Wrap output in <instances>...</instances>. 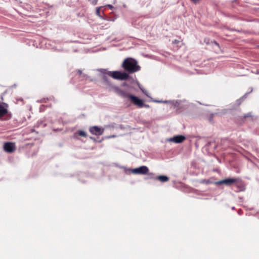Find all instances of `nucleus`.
I'll return each mask as SVG.
<instances>
[{
    "instance_id": "19",
    "label": "nucleus",
    "mask_w": 259,
    "mask_h": 259,
    "mask_svg": "<svg viewBox=\"0 0 259 259\" xmlns=\"http://www.w3.org/2000/svg\"><path fill=\"white\" fill-rule=\"evenodd\" d=\"M215 44L218 46L219 45V44L217 42H215Z\"/></svg>"
},
{
    "instance_id": "17",
    "label": "nucleus",
    "mask_w": 259,
    "mask_h": 259,
    "mask_svg": "<svg viewBox=\"0 0 259 259\" xmlns=\"http://www.w3.org/2000/svg\"><path fill=\"white\" fill-rule=\"evenodd\" d=\"M192 1L193 3L196 4L199 2L200 0H190Z\"/></svg>"
},
{
    "instance_id": "2",
    "label": "nucleus",
    "mask_w": 259,
    "mask_h": 259,
    "mask_svg": "<svg viewBox=\"0 0 259 259\" xmlns=\"http://www.w3.org/2000/svg\"><path fill=\"white\" fill-rule=\"evenodd\" d=\"M101 72L104 74L108 75L114 79L118 80H127L129 77L128 74L125 72H121L118 71H110L106 69H102Z\"/></svg>"
},
{
    "instance_id": "16",
    "label": "nucleus",
    "mask_w": 259,
    "mask_h": 259,
    "mask_svg": "<svg viewBox=\"0 0 259 259\" xmlns=\"http://www.w3.org/2000/svg\"><path fill=\"white\" fill-rule=\"evenodd\" d=\"M77 73L78 75H81L82 74V71L80 69H78L77 71Z\"/></svg>"
},
{
    "instance_id": "14",
    "label": "nucleus",
    "mask_w": 259,
    "mask_h": 259,
    "mask_svg": "<svg viewBox=\"0 0 259 259\" xmlns=\"http://www.w3.org/2000/svg\"><path fill=\"white\" fill-rule=\"evenodd\" d=\"M98 0H93L91 2V4L95 6V5H96L98 3Z\"/></svg>"
},
{
    "instance_id": "10",
    "label": "nucleus",
    "mask_w": 259,
    "mask_h": 259,
    "mask_svg": "<svg viewBox=\"0 0 259 259\" xmlns=\"http://www.w3.org/2000/svg\"><path fill=\"white\" fill-rule=\"evenodd\" d=\"M185 139L186 138L185 136L183 135H178L174 137L172 139H171V141L176 143H181L183 142Z\"/></svg>"
},
{
    "instance_id": "4",
    "label": "nucleus",
    "mask_w": 259,
    "mask_h": 259,
    "mask_svg": "<svg viewBox=\"0 0 259 259\" xmlns=\"http://www.w3.org/2000/svg\"><path fill=\"white\" fill-rule=\"evenodd\" d=\"M103 79L104 81L105 82L106 84L108 85L110 87H113L114 90L116 92V93L121 96L123 98H129L131 94L127 93V92L123 91L118 87H113L112 83H111L109 80L108 79V77L105 75L103 76Z\"/></svg>"
},
{
    "instance_id": "15",
    "label": "nucleus",
    "mask_w": 259,
    "mask_h": 259,
    "mask_svg": "<svg viewBox=\"0 0 259 259\" xmlns=\"http://www.w3.org/2000/svg\"><path fill=\"white\" fill-rule=\"evenodd\" d=\"M251 116H252V115H251V113H247V114H246L244 115V118H246L247 117H251Z\"/></svg>"
},
{
    "instance_id": "9",
    "label": "nucleus",
    "mask_w": 259,
    "mask_h": 259,
    "mask_svg": "<svg viewBox=\"0 0 259 259\" xmlns=\"http://www.w3.org/2000/svg\"><path fill=\"white\" fill-rule=\"evenodd\" d=\"M8 105L5 103H0V118L6 115L8 112Z\"/></svg>"
},
{
    "instance_id": "8",
    "label": "nucleus",
    "mask_w": 259,
    "mask_h": 259,
    "mask_svg": "<svg viewBox=\"0 0 259 259\" xmlns=\"http://www.w3.org/2000/svg\"><path fill=\"white\" fill-rule=\"evenodd\" d=\"M4 149L8 153H12L15 149V144L12 142H6L4 145Z\"/></svg>"
},
{
    "instance_id": "3",
    "label": "nucleus",
    "mask_w": 259,
    "mask_h": 259,
    "mask_svg": "<svg viewBox=\"0 0 259 259\" xmlns=\"http://www.w3.org/2000/svg\"><path fill=\"white\" fill-rule=\"evenodd\" d=\"M215 184L218 185L224 184L227 186L235 185L236 186L239 187L242 185V182L239 178H228L217 182Z\"/></svg>"
},
{
    "instance_id": "1",
    "label": "nucleus",
    "mask_w": 259,
    "mask_h": 259,
    "mask_svg": "<svg viewBox=\"0 0 259 259\" xmlns=\"http://www.w3.org/2000/svg\"><path fill=\"white\" fill-rule=\"evenodd\" d=\"M122 67L128 73H133L140 70L141 67L138 65L137 61L131 58L125 59L122 63Z\"/></svg>"
},
{
    "instance_id": "7",
    "label": "nucleus",
    "mask_w": 259,
    "mask_h": 259,
    "mask_svg": "<svg viewBox=\"0 0 259 259\" xmlns=\"http://www.w3.org/2000/svg\"><path fill=\"white\" fill-rule=\"evenodd\" d=\"M89 131L93 135L100 136L103 134L104 130L98 126H93L90 127Z\"/></svg>"
},
{
    "instance_id": "5",
    "label": "nucleus",
    "mask_w": 259,
    "mask_h": 259,
    "mask_svg": "<svg viewBox=\"0 0 259 259\" xmlns=\"http://www.w3.org/2000/svg\"><path fill=\"white\" fill-rule=\"evenodd\" d=\"M128 99H130L131 103L139 108H142L143 107H149V105H145L144 104L143 101L142 100L138 98L136 96L131 95Z\"/></svg>"
},
{
    "instance_id": "18",
    "label": "nucleus",
    "mask_w": 259,
    "mask_h": 259,
    "mask_svg": "<svg viewBox=\"0 0 259 259\" xmlns=\"http://www.w3.org/2000/svg\"><path fill=\"white\" fill-rule=\"evenodd\" d=\"M107 6L110 9H112L113 8V6L111 5H108Z\"/></svg>"
},
{
    "instance_id": "13",
    "label": "nucleus",
    "mask_w": 259,
    "mask_h": 259,
    "mask_svg": "<svg viewBox=\"0 0 259 259\" xmlns=\"http://www.w3.org/2000/svg\"><path fill=\"white\" fill-rule=\"evenodd\" d=\"M96 13L97 15H98V16H99V17L101 16V15H100V8H97L96 9Z\"/></svg>"
},
{
    "instance_id": "12",
    "label": "nucleus",
    "mask_w": 259,
    "mask_h": 259,
    "mask_svg": "<svg viewBox=\"0 0 259 259\" xmlns=\"http://www.w3.org/2000/svg\"><path fill=\"white\" fill-rule=\"evenodd\" d=\"M76 134H77L80 137H86L87 136V133L84 131L81 130L78 131Z\"/></svg>"
},
{
    "instance_id": "11",
    "label": "nucleus",
    "mask_w": 259,
    "mask_h": 259,
    "mask_svg": "<svg viewBox=\"0 0 259 259\" xmlns=\"http://www.w3.org/2000/svg\"><path fill=\"white\" fill-rule=\"evenodd\" d=\"M155 180H158L161 182L164 183L169 180V178L166 176H159L155 178Z\"/></svg>"
},
{
    "instance_id": "6",
    "label": "nucleus",
    "mask_w": 259,
    "mask_h": 259,
    "mask_svg": "<svg viewBox=\"0 0 259 259\" xmlns=\"http://www.w3.org/2000/svg\"><path fill=\"white\" fill-rule=\"evenodd\" d=\"M133 174L145 175L149 171V169L146 166H141L139 167L131 170Z\"/></svg>"
}]
</instances>
